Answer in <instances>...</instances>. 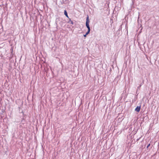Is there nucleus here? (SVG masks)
<instances>
[{
	"instance_id": "obj_1",
	"label": "nucleus",
	"mask_w": 159,
	"mask_h": 159,
	"mask_svg": "<svg viewBox=\"0 0 159 159\" xmlns=\"http://www.w3.org/2000/svg\"><path fill=\"white\" fill-rule=\"evenodd\" d=\"M55 24H56L57 27L58 26V24H59L61 26H62L63 25V19L60 17L56 18Z\"/></svg>"
},
{
	"instance_id": "obj_2",
	"label": "nucleus",
	"mask_w": 159,
	"mask_h": 159,
	"mask_svg": "<svg viewBox=\"0 0 159 159\" xmlns=\"http://www.w3.org/2000/svg\"><path fill=\"white\" fill-rule=\"evenodd\" d=\"M141 109V106L140 105V106H137L136 108L135 109V111L139 112L140 111Z\"/></svg>"
},
{
	"instance_id": "obj_3",
	"label": "nucleus",
	"mask_w": 159,
	"mask_h": 159,
	"mask_svg": "<svg viewBox=\"0 0 159 159\" xmlns=\"http://www.w3.org/2000/svg\"><path fill=\"white\" fill-rule=\"evenodd\" d=\"M89 16L87 15V16L86 17V24H89Z\"/></svg>"
},
{
	"instance_id": "obj_4",
	"label": "nucleus",
	"mask_w": 159,
	"mask_h": 159,
	"mask_svg": "<svg viewBox=\"0 0 159 159\" xmlns=\"http://www.w3.org/2000/svg\"><path fill=\"white\" fill-rule=\"evenodd\" d=\"M151 144L150 143H149L146 147V148L147 149V150H150L152 148V146H150Z\"/></svg>"
},
{
	"instance_id": "obj_5",
	"label": "nucleus",
	"mask_w": 159,
	"mask_h": 159,
	"mask_svg": "<svg viewBox=\"0 0 159 159\" xmlns=\"http://www.w3.org/2000/svg\"><path fill=\"white\" fill-rule=\"evenodd\" d=\"M64 14L67 18H69V17L68 15L67 11L66 10H65L64 11Z\"/></svg>"
},
{
	"instance_id": "obj_6",
	"label": "nucleus",
	"mask_w": 159,
	"mask_h": 159,
	"mask_svg": "<svg viewBox=\"0 0 159 159\" xmlns=\"http://www.w3.org/2000/svg\"><path fill=\"white\" fill-rule=\"evenodd\" d=\"M69 19V20L67 22V23L69 24H70L72 25H73L74 24V23L73 22V21L71 20L70 18H68Z\"/></svg>"
},
{
	"instance_id": "obj_7",
	"label": "nucleus",
	"mask_w": 159,
	"mask_h": 159,
	"mask_svg": "<svg viewBox=\"0 0 159 159\" xmlns=\"http://www.w3.org/2000/svg\"><path fill=\"white\" fill-rule=\"evenodd\" d=\"M122 30V25H120V26L119 29L117 31V33L118 32H120V31L121 30Z\"/></svg>"
},
{
	"instance_id": "obj_8",
	"label": "nucleus",
	"mask_w": 159,
	"mask_h": 159,
	"mask_svg": "<svg viewBox=\"0 0 159 159\" xmlns=\"http://www.w3.org/2000/svg\"><path fill=\"white\" fill-rule=\"evenodd\" d=\"M86 26L88 29V30H90L89 24H85Z\"/></svg>"
},
{
	"instance_id": "obj_9",
	"label": "nucleus",
	"mask_w": 159,
	"mask_h": 159,
	"mask_svg": "<svg viewBox=\"0 0 159 159\" xmlns=\"http://www.w3.org/2000/svg\"><path fill=\"white\" fill-rule=\"evenodd\" d=\"M23 117L22 118H21V122H23V121H24L25 120V119L24 118V117L25 116V115L24 114V113H23Z\"/></svg>"
},
{
	"instance_id": "obj_10",
	"label": "nucleus",
	"mask_w": 159,
	"mask_h": 159,
	"mask_svg": "<svg viewBox=\"0 0 159 159\" xmlns=\"http://www.w3.org/2000/svg\"><path fill=\"white\" fill-rule=\"evenodd\" d=\"M90 31V30H88V31L86 32V35H88L89 34Z\"/></svg>"
},
{
	"instance_id": "obj_11",
	"label": "nucleus",
	"mask_w": 159,
	"mask_h": 159,
	"mask_svg": "<svg viewBox=\"0 0 159 159\" xmlns=\"http://www.w3.org/2000/svg\"><path fill=\"white\" fill-rule=\"evenodd\" d=\"M142 84H141L139 86H138V87H137V90L138 89H140V88L141 87V86L142 85Z\"/></svg>"
},
{
	"instance_id": "obj_12",
	"label": "nucleus",
	"mask_w": 159,
	"mask_h": 159,
	"mask_svg": "<svg viewBox=\"0 0 159 159\" xmlns=\"http://www.w3.org/2000/svg\"><path fill=\"white\" fill-rule=\"evenodd\" d=\"M63 24L65 23L66 22V20H63Z\"/></svg>"
},
{
	"instance_id": "obj_13",
	"label": "nucleus",
	"mask_w": 159,
	"mask_h": 159,
	"mask_svg": "<svg viewBox=\"0 0 159 159\" xmlns=\"http://www.w3.org/2000/svg\"><path fill=\"white\" fill-rule=\"evenodd\" d=\"M63 24L65 23L66 22V20H63Z\"/></svg>"
},
{
	"instance_id": "obj_14",
	"label": "nucleus",
	"mask_w": 159,
	"mask_h": 159,
	"mask_svg": "<svg viewBox=\"0 0 159 159\" xmlns=\"http://www.w3.org/2000/svg\"><path fill=\"white\" fill-rule=\"evenodd\" d=\"M87 35H86V34H85L84 35V37H86Z\"/></svg>"
},
{
	"instance_id": "obj_15",
	"label": "nucleus",
	"mask_w": 159,
	"mask_h": 159,
	"mask_svg": "<svg viewBox=\"0 0 159 159\" xmlns=\"http://www.w3.org/2000/svg\"><path fill=\"white\" fill-rule=\"evenodd\" d=\"M124 95V94H123V93L122 94V96H121V97L122 98L123 97V95Z\"/></svg>"
},
{
	"instance_id": "obj_16",
	"label": "nucleus",
	"mask_w": 159,
	"mask_h": 159,
	"mask_svg": "<svg viewBox=\"0 0 159 159\" xmlns=\"http://www.w3.org/2000/svg\"><path fill=\"white\" fill-rule=\"evenodd\" d=\"M116 34H120V32H118L117 33H116Z\"/></svg>"
},
{
	"instance_id": "obj_17",
	"label": "nucleus",
	"mask_w": 159,
	"mask_h": 159,
	"mask_svg": "<svg viewBox=\"0 0 159 159\" xmlns=\"http://www.w3.org/2000/svg\"><path fill=\"white\" fill-rule=\"evenodd\" d=\"M139 140V139H137V141H138Z\"/></svg>"
},
{
	"instance_id": "obj_18",
	"label": "nucleus",
	"mask_w": 159,
	"mask_h": 159,
	"mask_svg": "<svg viewBox=\"0 0 159 159\" xmlns=\"http://www.w3.org/2000/svg\"><path fill=\"white\" fill-rule=\"evenodd\" d=\"M16 123H19V121H16Z\"/></svg>"
},
{
	"instance_id": "obj_19",
	"label": "nucleus",
	"mask_w": 159,
	"mask_h": 159,
	"mask_svg": "<svg viewBox=\"0 0 159 159\" xmlns=\"http://www.w3.org/2000/svg\"><path fill=\"white\" fill-rule=\"evenodd\" d=\"M108 73L109 74H110V72H108Z\"/></svg>"
}]
</instances>
